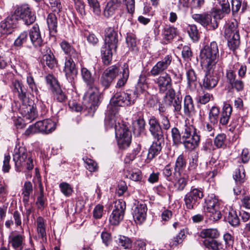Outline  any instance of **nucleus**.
I'll use <instances>...</instances> for the list:
<instances>
[{
	"mask_svg": "<svg viewBox=\"0 0 250 250\" xmlns=\"http://www.w3.org/2000/svg\"><path fill=\"white\" fill-rule=\"evenodd\" d=\"M13 160L17 167H25L28 170L33 168V160L31 154L28 152L24 146L16 145L13 151Z\"/></svg>",
	"mask_w": 250,
	"mask_h": 250,
	"instance_id": "nucleus-4",
	"label": "nucleus"
},
{
	"mask_svg": "<svg viewBox=\"0 0 250 250\" xmlns=\"http://www.w3.org/2000/svg\"><path fill=\"white\" fill-rule=\"evenodd\" d=\"M54 98L59 102H63L66 100V96L61 89L59 85H55L54 89L52 90Z\"/></svg>",
	"mask_w": 250,
	"mask_h": 250,
	"instance_id": "nucleus-48",
	"label": "nucleus"
},
{
	"mask_svg": "<svg viewBox=\"0 0 250 250\" xmlns=\"http://www.w3.org/2000/svg\"><path fill=\"white\" fill-rule=\"evenodd\" d=\"M33 191L32 184L30 182H26L22 188V194L23 196V201L28 202L29 196Z\"/></svg>",
	"mask_w": 250,
	"mask_h": 250,
	"instance_id": "nucleus-51",
	"label": "nucleus"
},
{
	"mask_svg": "<svg viewBox=\"0 0 250 250\" xmlns=\"http://www.w3.org/2000/svg\"><path fill=\"white\" fill-rule=\"evenodd\" d=\"M82 79L86 85H91L95 83V78L92 75L91 71L87 68L82 67L81 70Z\"/></svg>",
	"mask_w": 250,
	"mask_h": 250,
	"instance_id": "nucleus-38",
	"label": "nucleus"
},
{
	"mask_svg": "<svg viewBox=\"0 0 250 250\" xmlns=\"http://www.w3.org/2000/svg\"><path fill=\"white\" fill-rule=\"evenodd\" d=\"M47 23L50 35L55 36L57 32L58 25L57 18L55 13H51L48 14L47 18Z\"/></svg>",
	"mask_w": 250,
	"mask_h": 250,
	"instance_id": "nucleus-31",
	"label": "nucleus"
},
{
	"mask_svg": "<svg viewBox=\"0 0 250 250\" xmlns=\"http://www.w3.org/2000/svg\"><path fill=\"white\" fill-rule=\"evenodd\" d=\"M119 121L118 120V117L117 114L114 115L110 114L106 117L105 120V125L108 128L114 127L115 129V132L117 130L119 129Z\"/></svg>",
	"mask_w": 250,
	"mask_h": 250,
	"instance_id": "nucleus-40",
	"label": "nucleus"
},
{
	"mask_svg": "<svg viewBox=\"0 0 250 250\" xmlns=\"http://www.w3.org/2000/svg\"><path fill=\"white\" fill-rule=\"evenodd\" d=\"M22 116L30 121L34 120L38 116L36 107L33 105L23 104L20 108Z\"/></svg>",
	"mask_w": 250,
	"mask_h": 250,
	"instance_id": "nucleus-27",
	"label": "nucleus"
},
{
	"mask_svg": "<svg viewBox=\"0 0 250 250\" xmlns=\"http://www.w3.org/2000/svg\"><path fill=\"white\" fill-rule=\"evenodd\" d=\"M186 237V234L184 230H181L178 234L174 237L169 242V247L174 248L179 244H181Z\"/></svg>",
	"mask_w": 250,
	"mask_h": 250,
	"instance_id": "nucleus-45",
	"label": "nucleus"
},
{
	"mask_svg": "<svg viewBox=\"0 0 250 250\" xmlns=\"http://www.w3.org/2000/svg\"><path fill=\"white\" fill-rule=\"evenodd\" d=\"M147 208L145 204H138L132 208V215L134 221L141 224L146 218Z\"/></svg>",
	"mask_w": 250,
	"mask_h": 250,
	"instance_id": "nucleus-19",
	"label": "nucleus"
},
{
	"mask_svg": "<svg viewBox=\"0 0 250 250\" xmlns=\"http://www.w3.org/2000/svg\"><path fill=\"white\" fill-rule=\"evenodd\" d=\"M200 136L193 134V136L188 137L182 140L184 147L188 150H192L197 147L200 142Z\"/></svg>",
	"mask_w": 250,
	"mask_h": 250,
	"instance_id": "nucleus-28",
	"label": "nucleus"
},
{
	"mask_svg": "<svg viewBox=\"0 0 250 250\" xmlns=\"http://www.w3.org/2000/svg\"><path fill=\"white\" fill-rule=\"evenodd\" d=\"M223 16L214 13L213 18L208 14H194L192 18L197 22L209 29H215L218 27L217 20L222 19Z\"/></svg>",
	"mask_w": 250,
	"mask_h": 250,
	"instance_id": "nucleus-9",
	"label": "nucleus"
},
{
	"mask_svg": "<svg viewBox=\"0 0 250 250\" xmlns=\"http://www.w3.org/2000/svg\"><path fill=\"white\" fill-rule=\"evenodd\" d=\"M200 57L203 68L211 69L215 67L219 57L218 46L215 42L206 45L201 51Z\"/></svg>",
	"mask_w": 250,
	"mask_h": 250,
	"instance_id": "nucleus-3",
	"label": "nucleus"
},
{
	"mask_svg": "<svg viewBox=\"0 0 250 250\" xmlns=\"http://www.w3.org/2000/svg\"><path fill=\"white\" fill-rule=\"evenodd\" d=\"M227 219L229 224L232 226H238L240 224V219L236 211L233 209L229 210Z\"/></svg>",
	"mask_w": 250,
	"mask_h": 250,
	"instance_id": "nucleus-47",
	"label": "nucleus"
},
{
	"mask_svg": "<svg viewBox=\"0 0 250 250\" xmlns=\"http://www.w3.org/2000/svg\"><path fill=\"white\" fill-rule=\"evenodd\" d=\"M204 197L203 189L192 187L190 191L184 197V202L187 208L193 209L200 203Z\"/></svg>",
	"mask_w": 250,
	"mask_h": 250,
	"instance_id": "nucleus-8",
	"label": "nucleus"
},
{
	"mask_svg": "<svg viewBox=\"0 0 250 250\" xmlns=\"http://www.w3.org/2000/svg\"><path fill=\"white\" fill-rule=\"evenodd\" d=\"M37 232L39 237L42 238H46L45 220L41 216L36 220Z\"/></svg>",
	"mask_w": 250,
	"mask_h": 250,
	"instance_id": "nucleus-39",
	"label": "nucleus"
},
{
	"mask_svg": "<svg viewBox=\"0 0 250 250\" xmlns=\"http://www.w3.org/2000/svg\"><path fill=\"white\" fill-rule=\"evenodd\" d=\"M119 41L118 31L113 27H109L104 32V46L101 48L102 61L104 64L108 65L112 59V55L117 50Z\"/></svg>",
	"mask_w": 250,
	"mask_h": 250,
	"instance_id": "nucleus-2",
	"label": "nucleus"
},
{
	"mask_svg": "<svg viewBox=\"0 0 250 250\" xmlns=\"http://www.w3.org/2000/svg\"><path fill=\"white\" fill-rule=\"evenodd\" d=\"M178 31L177 28L170 25H166L162 31L161 36L163 43H167L170 42L178 35Z\"/></svg>",
	"mask_w": 250,
	"mask_h": 250,
	"instance_id": "nucleus-23",
	"label": "nucleus"
},
{
	"mask_svg": "<svg viewBox=\"0 0 250 250\" xmlns=\"http://www.w3.org/2000/svg\"><path fill=\"white\" fill-rule=\"evenodd\" d=\"M149 131L155 140H164L161 126L158 119L154 116L150 117L148 121Z\"/></svg>",
	"mask_w": 250,
	"mask_h": 250,
	"instance_id": "nucleus-17",
	"label": "nucleus"
},
{
	"mask_svg": "<svg viewBox=\"0 0 250 250\" xmlns=\"http://www.w3.org/2000/svg\"><path fill=\"white\" fill-rule=\"evenodd\" d=\"M119 68L116 65L106 68L103 72L100 80L102 85L105 88H108L113 80L119 75Z\"/></svg>",
	"mask_w": 250,
	"mask_h": 250,
	"instance_id": "nucleus-14",
	"label": "nucleus"
},
{
	"mask_svg": "<svg viewBox=\"0 0 250 250\" xmlns=\"http://www.w3.org/2000/svg\"><path fill=\"white\" fill-rule=\"evenodd\" d=\"M24 240V236L20 234L10 235L9 237V243L11 244L13 248L17 250L19 249L21 250Z\"/></svg>",
	"mask_w": 250,
	"mask_h": 250,
	"instance_id": "nucleus-34",
	"label": "nucleus"
},
{
	"mask_svg": "<svg viewBox=\"0 0 250 250\" xmlns=\"http://www.w3.org/2000/svg\"><path fill=\"white\" fill-rule=\"evenodd\" d=\"M184 112L188 117L192 116L195 112L193 100L190 95H186L184 100Z\"/></svg>",
	"mask_w": 250,
	"mask_h": 250,
	"instance_id": "nucleus-32",
	"label": "nucleus"
},
{
	"mask_svg": "<svg viewBox=\"0 0 250 250\" xmlns=\"http://www.w3.org/2000/svg\"><path fill=\"white\" fill-rule=\"evenodd\" d=\"M232 111V107L229 104L225 103L220 119V123L225 125L228 124Z\"/></svg>",
	"mask_w": 250,
	"mask_h": 250,
	"instance_id": "nucleus-33",
	"label": "nucleus"
},
{
	"mask_svg": "<svg viewBox=\"0 0 250 250\" xmlns=\"http://www.w3.org/2000/svg\"><path fill=\"white\" fill-rule=\"evenodd\" d=\"M172 57L170 55H166L162 60L158 61L151 68L150 74L155 77L161 74L154 80L160 94H165L168 102H170L174 95V89L172 88V81L170 75L167 73L162 74L170 65Z\"/></svg>",
	"mask_w": 250,
	"mask_h": 250,
	"instance_id": "nucleus-1",
	"label": "nucleus"
},
{
	"mask_svg": "<svg viewBox=\"0 0 250 250\" xmlns=\"http://www.w3.org/2000/svg\"><path fill=\"white\" fill-rule=\"evenodd\" d=\"M145 121L143 119H139L133 123L134 132L140 134L145 129Z\"/></svg>",
	"mask_w": 250,
	"mask_h": 250,
	"instance_id": "nucleus-59",
	"label": "nucleus"
},
{
	"mask_svg": "<svg viewBox=\"0 0 250 250\" xmlns=\"http://www.w3.org/2000/svg\"><path fill=\"white\" fill-rule=\"evenodd\" d=\"M163 142L164 140H156V141L153 142L148 150L146 159L147 163L150 162L160 153L162 148V145L163 144Z\"/></svg>",
	"mask_w": 250,
	"mask_h": 250,
	"instance_id": "nucleus-24",
	"label": "nucleus"
},
{
	"mask_svg": "<svg viewBox=\"0 0 250 250\" xmlns=\"http://www.w3.org/2000/svg\"><path fill=\"white\" fill-rule=\"evenodd\" d=\"M129 69L128 65L126 64L124 65L122 77L118 80L116 87L120 88L124 86L126 83L129 77Z\"/></svg>",
	"mask_w": 250,
	"mask_h": 250,
	"instance_id": "nucleus-42",
	"label": "nucleus"
},
{
	"mask_svg": "<svg viewBox=\"0 0 250 250\" xmlns=\"http://www.w3.org/2000/svg\"><path fill=\"white\" fill-rule=\"evenodd\" d=\"M136 97L135 93L122 92L116 93L111 101L114 106H124L133 104Z\"/></svg>",
	"mask_w": 250,
	"mask_h": 250,
	"instance_id": "nucleus-12",
	"label": "nucleus"
},
{
	"mask_svg": "<svg viewBox=\"0 0 250 250\" xmlns=\"http://www.w3.org/2000/svg\"><path fill=\"white\" fill-rule=\"evenodd\" d=\"M114 239L116 244L124 249H129L132 247V241L128 237L119 235L115 237Z\"/></svg>",
	"mask_w": 250,
	"mask_h": 250,
	"instance_id": "nucleus-36",
	"label": "nucleus"
},
{
	"mask_svg": "<svg viewBox=\"0 0 250 250\" xmlns=\"http://www.w3.org/2000/svg\"><path fill=\"white\" fill-rule=\"evenodd\" d=\"M88 87L84 96V99L88 103L87 107L90 109L95 108L100 103V92L99 88L95 83L91 85H87Z\"/></svg>",
	"mask_w": 250,
	"mask_h": 250,
	"instance_id": "nucleus-13",
	"label": "nucleus"
},
{
	"mask_svg": "<svg viewBox=\"0 0 250 250\" xmlns=\"http://www.w3.org/2000/svg\"><path fill=\"white\" fill-rule=\"evenodd\" d=\"M204 244L207 248L211 250H220L223 248L222 243L214 239L205 240Z\"/></svg>",
	"mask_w": 250,
	"mask_h": 250,
	"instance_id": "nucleus-49",
	"label": "nucleus"
},
{
	"mask_svg": "<svg viewBox=\"0 0 250 250\" xmlns=\"http://www.w3.org/2000/svg\"><path fill=\"white\" fill-rule=\"evenodd\" d=\"M83 160L85 164L86 168L90 172H94L98 170L99 167L95 161L87 157L83 158Z\"/></svg>",
	"mask_w": 250,
	"mask_h": 250,
	"instance_id": "nucleus-52",
	"label": "nucleus"
},
{
	"mask_svg": "<svg viewBox=\"0 0 250 250\" xmlns=\"http://www.w3.org/2000/svg\"><path fill=\"white\" fill-rule=\"evenodd\" d=\"M239 66V63L238 62H236L234 64H229L226 69V77L227 82L229 84H230L236 79L235 72L238 69Z\"/></svg>",
	"mask_w": 250,
	"mask_h": 250,
	"instance_id": "nucleus-35",
	"label": "nucleus"
},
{
	"mask_svg": "<svg viewBox=\"0 0 250 250\" xmlns=\"http://www.w3.org/2000/svg\"><path fill=\"white\" fill-rule=\"evenodd\" d=\"M187 163L184 156L183 154L180 155L177 158L175 165L174 171L173 172L174 176L178 175L183 174V172L186 168Z\"/></svg>",
	"mask_w": 250,
	"mask_h": 250,
	"instance_id": "nucleus-30",
	"label": "nucleus"
},
{
	"mask_svg": "<svg viewBox=\"0 0 250 250\" xmlns=\"http://www.w3.org/2000/svg\"><path fill=\"white\" fill-rule=\"evenodd\" d=\"M30 41L35 47H43L45 46L41 37L40 29L38 24H34L29 31Z\"/></svg>",
	"mask_w": 250,
	"mask_h": 250,
	"instance_id": "nucleus-21",
	"label": "nucleus"
},
{
	"mask_svg": "<svg viewBox=\"0 0 250 250\" xmlns=\"http://www.w3.org/2000/svg\"><path fill=\"white\" fill-rule=\"evenodd\" d=\"M61 46L64 53L68 55L67 57H71L75 60L81 59L80 54L71 45L65 41L62 42Z\"/></svg>",
	"mask_w": 250,
	"mask_h": 250,
	"instance_id": "nucleus-29",
	"label": "nucleus"
},
{
	"mask_svg": "<svg viewBox=\"0 0 250 250\" xmlns=\"http://www.w3.org/2000/svg\"><path fill=\"white\" fill-rule=\"evenodd\" d=\"M220 233L216 229H204L201 232L200 236L203 238H216L219 237Z\"/></svg>",
	"mask_w": 250,
	"mask_h": 250,
	"instance_id": "nucleus-43",
	"label": "nucleus"
},
{
	"mask_svg": "<svg viewBox=\"0 0 250 250\" xmlns=\"http://www.w3.org/2000/svg\"><path fill=\"white\" fill-rule=\"evenodd\" d=\"M204 68L206 73L203 80L202 86L206 89L211 90L216 86L219 78L216 75L212 74L215 67L212 68L210 70L207 68Z\"/></svg>",
	"mask_w": 250,
	"mask_h": 250,
	"instance_id": "nucleus-16",
	"label": "nucleus"
},
{
	"mask_svg": "<svg viewBox=\"0 0 250 250\" xmlns=\"http://www.w3.org/2000/svg\"><path fill=\"white\" fill-rule=\"evenodd\" d=\"M126 0H110L106 4L104 14L106 17H110L117 11L121 10Z\"/></svg>",
	"mask_w": 250,
	"mask_h": 250,
	"instance_id": "nucleus-18",
	"label": "nucleus"
},
{
	"mask_svg": "<svg viewBox=\"0 0 250 250\" xmlns=\"http://www.w3.org/2000/svg\"><path fill=\"white\" fill-rule=\"evenodd\" d=\"M146 78L145 75H141L139 77L136 89L141 91H145L147 87V85L146 82Z\"/></svg>",
	"mask_w": 250,
	"mask_h": 250,
	"instance_id": "nucleus-61",
	"label": "nucleus"
},
{
	"mask_svg": "<svg viewBox=\"0 0 250 250\" xmlns=\"http://www.w3.org/2000/svg\"><path fill=\"white\" fill-rule=\"evenodd\" d=\"M175 178V182L174 183V188L176 191L181 192L185 190L187 186L189 180L188 176L185 174L178 175L174 176Z\"/></svg>",
	"mask_w": 250,
	"mask_h": 250,
	"instance_id": "nucleus-26",
	"label": "nucleus"
},
{
	"mask_svg": "<svg viewBox=\"0 0 250 250\" xmlns=\"http://www.w3.org/2000/svg\"><path fill=\"white\" fill-rule=\"evenodd\" d=\"M28 34L27 32H21L14 42V45L16 47H21L26 42L28 39Z\"/></svg>",
	"mask_w": 250,
	"mask_h": 250,
	"instance_id": "nucleus-58",
	"label": "nucleus"
},
{
	"mask_svg": "<svg viewBox=\"0 0 250 250\" xmlns=\"http://www.w3.org/2000/svg\"><path fill=\"white\" fill-rule=\"evenodd\" d=\"M80 60V59H78L75 60L71 57H66L65 59L63 71L67 79L70 83H72L77 77L78 70L76 67V63Z\"/></svg>",
	"mask_w": 250,
	"mask_h": 250,
	"instance_id": "nucleus-15",
	"label": "nucleus"
},
{
	"mask_svg": "<svg viewBox=\"0 0 250 250\" xmlns=\"http://www.w3.org/2000/svg\"><path fill=\"white\" fill-rule=\"evenodd\" d=\"M205 203L209 219L213 222L219 220L222 215L219 210L220 203L217 197L213 194L208 195L205 199Z\"/></svg>",
	"mask_w": 250,
	"mask_h": 250,
	"instance_id": "nucleus-7",
	"label": "nucleus"
},
{
	"mask_svg": "<svg viewBox=\"0 0 250 250\" xmlns=\"http://www.w3.org/2000/svg\"><path fill=\"white\" fill-rule=\"evenodd\" d=\"M38 132L49 134L52 132L56 128V123L51 119H45L37 122L35 124Z\"/></svg>",
	"mask_w": 250,
	"mask_h": 250,
	"instance_id": "nucleus-20",
	"label": "nucleus"
},
{
	"mask_svg": "<svg viewBox=\"0 0 250 250\" xmlns=\"http://www.w3.org/2000/svg\"><path fill=\"white\" fill-rule=\"evenodd\" d=\"M12 88L14 93H17L21 100H23L26 97V90L19 81L14 80L12 82Z\"/></svg>",
	"mask_w": 250,
	"mask_h": 250,
	"instance_id": "nucleus-37",
	"label": "nucleus"
},
{
	"mask_svg": "<svg viewBox=\"0 0 250 250\" xmlns=\"http://www.w3.org/2000/svg\"><path fill=\"white\" fill-rule=\"evenodd\" d=\"M199 155L197 152H193L190 155L189 163V168L195 169L198 166Z\"/></svg>",
	"mask_w": 250,
	"mask_h": 250,
	"instance_id": "nucleus-62",
	"label": "nucleus"
},
{
	"mask_svg": "<svg viewBox=\"0 0 250 250\" xmlns=\"http://www.w3.org/2000/svg\"><path fill=\"white\" fill-rule=\"evenodd\" d=\"M187 31L192 40L197 41L199 40V33L196 25H189L187 27Z\"/></svg>",
	"mask_w": 250,
	"mask_h": 250,
	"instance_id": "nucleus-56",
	"label": "nucleus"
},
{
	"mask_svg": "<svg viewBox=\"0 0 250 250\" xmlns=\"http://www.w3.org/2000/svg\"><path fill=\"white\" fill-rule=\"evenodd\" d=\"M171 135L173 143L174 145H177L182 143V136L177 128L173 127L172 128Z\"/></svg>",
	"mask_w": 250,
	"mask_h": 250,
	"instance_id": "nucleus-57",
	"label": "nucleus"
},
{
	"mask_svg": "<svg viewBox=\"0 0 250 250\" xmlns=\"http://www.w3.org/2000/svg\"><path fill=\"white\" fill-rule=\"evenodd\" d=\"M59 187L61 192L64 195L67 197L70 196L73 191V188L71 186L66 182L61 183L59 185Z\"/></svg>",
	"mask_w": 250,
	"mask_h": 250,
	"instance_id": "nucleus-60",
	"label": "nucleus"
},
{
	"mask_svg": "<svg viewBox=\"0 0 250 250\" xmlns=\"http://www.w3.org/2000/svg\"><path fill=\"white\" fill-rule=\"evenodd\" d=\"M17 23L15 18L12 15L8 16L0 23V33L2 34H10L13 31Z\"/></svg>",
	"mask_w": 250,
	"mask_h": 250,
	"instance_id": "nucleus-22",
	"label": "nucleus"
},
{
	"mask_svg": "<svg viewBox=\"0 0 250 250\" xmlns=\"http://www.w3.org/2000/svg\"><path fill=\"white\" fill-rule=\"evenodd\" d=\"M225 36L228 40V45L230 49L234 51L239 47L240 37L238 22L235 20L229 22L227 25L225 30Z\"/></svg>",
	"mask_w": 250,
	"mask_h": 250,
	"instance_id": "nucleus-5",
	"label": "nucleus"
},
{
	"mask_svg": "<svg viewBox=\"0 0 250 250\" xmlns=\"http://www.w3.org/2000/svg\"><path fill=\"white\" fill-rule=\"evenodd\" d=\"M233 179L237 184H241L245 182L246 179L245 172L243 166H240L235 171Z\"/></svg>",
	"mask_w": 250,
	"mask_h": 250,
	"instance_id": "nucleus-46",
	"label": "nucleus"
},
{
	"mask_svg": "<svg viewBox=\"0 0 250 250\" xmlns=\"http://www.w3.org/2000/svg\"><path fill=\"white\" fill-rule=\"evenodd\" d=\"M126 209L125 202L122 199L115 201L114 208L109 217V222L112 225H118L123 220Z\"/></svg>",
	"mask_w": 250,
	"mask_h": 250,
	"instance_id": "nucleus-10",
	"label": "nucleus"
},
{
	"mask_svg": "<svg viewBox=\"0 0 250 250\" xmlns=\"http://www.w3.org/2000/svg\"><path fill=\"white\" fill-rule=\"evenodd\" d=\"M12 15L15 18L17 22L19 20H21L24 24L27 25L32 24L36 20L35 14L32 12L31 7L27 4L17 5Z\"/></svg>",
	"mask_w": 250,
	"mask_h": 250,
	"instance_id": "nucleus-6",
	"label": "nucleus"
},
{
	"mask_svg": "<svg viewBox=\"0 0 250 250\" xmlns=\"http://www.w3.org/2000/svg\"><path fill=\"white\" fill-rule=\"evenodd\" d=\"M48 6L53 13L59 14L62 10V7L60 0H48Z\"/></svg>",
	"mask_w": 250,
	"mask_h": 250,
	"instance_id": "nucleus-53",
	"label": "nucleus"
},
{
	"mask_svg": "<svg viewBox=\"0 0 250 250\" xmlns=\"http://www.w3.org/2000/svg\"><path fill=\"white\" fill-rule=\"evenodd\" d=\"M193 134H197L196 128L192 125H186L181 132L182 140L192 135L193 136Z\"/></svg>",
	"mask_w": 250,
	"mask_h": 250,
	"instance_id": "nucleus-50",
	"label": "nucleus"
},
{
	"mask_svg": "<svg viewBox=\"0 0 250 250\" xmlns=\"http://www.w3.org/2000/svg\"><path fill=\"white\" fill-rule=\"evenodd\" d=\"M26 82L31 90L33 92H35L36 95L37 96L39 94V91L33 77L31 75H28L26 78Z\"/></svg>",
	"mask_w": 250,
	"mask_h": 250,
	"instance_id": "nucleus-63",
	"label": "nucleus"
},
{
	"mask_svg": "<svg viewBox=\"0 0 250 250\" xmlns=\"http://www.w3.org/2000/svg\"><path fill=\"white\" fill-rule=\"evenodd\" d=\"M89 6L93 13L97 16L101 14V10L100 3L98 0H87Z\"/></svg>",
	"mask_w": 250,
	"mask_h": 250,
	"instance_id": "nucleus-55",
	"label": "nucleus"
},
{
	"mask_svg": "<svg viewBox=\"0 0 250 250\" xmlns=\"http://www.w3.org/2000/svg\"><path fill=\"white\" fill-rule=\"evenodd\" d=\"M220 110L217 106H212L209 112L208 119L209 122L213 125H216L218 123Z\"/></svg>",
	"mask_w": 250,
	"mask_h": 250,
	"instance_id": "nucleus-44",
	"label": "nucleus"
},
{
	"mask_svg": "<svg viewBox=\"0 0 250 250\" xmlns=\"http://www.w3.org/2000/svg\"><path fill=\"white\" fill-rule=\"evenodd\" d=\"M119 128L115 132L119 147L125 148L128 147L131 142V133L128 127L124 124H119Z\"/></svg>",
	"mask_w": 250,
	"mask_h": 250,
	"instance_id": "nucleus-11",
	"label": "nucleus"
},
{
	"mask_svg": "<svg viewBox=\"0 0 250 250\" xmlns=\"http://www.w3.org/2000/svg\"><path fill=\"white\" fill-rule=\"evenodd\" d=\"M186 76L188 81V85L189 87L195 85L197 81L196 74L192 69H190L186 72Z\"/></svg>",
	"mask_w": 250,
	"mask_h": 250,
	"instance_id": "nucleus-54",
	"label": "nucleus"
},
{
	"mask_svg": "<svg viewBox=\"0 0 250 250\" xmlns=\"http://www.w3.org/2000/svg\"><path fill=\"white\" fill-rule=\"evenodd\" d=\"M45 50L46 53L43 56L42 59L46 65L51 69L56 67L57 61L53 53L51 52L49 47L46 45L45 46V48H42L41 50L42 53H45Z\"/></svg>",
	"mask_w": 250,
	"mask_h": 250,
	"instance_id": "nucleus-25",
	"label": "nucleus"
},
{
	"mask_svg": "<svg viewBox=\"0 0 250 250\" xmlns=\"http://www.w3.org/2000/svg\"><path fill=\"white\" fill-rule=\"evenodd\" d=\"M226 136L224 133L218 134L214 139V145L218 147H222L225 145Z\"/></svg>",
	"mask_w": 250,
	"mask_h": 250,
	"instance_id": "nucleus-64",
	"label": "nucleus"
},
{
	"mask_svg": "<svg viewBox=\"0 0 250 250\" xmlns=\"http://www.w3.org/2000/svg\"><path fill=\"white\" fill-rule=\"evenodd\" d=\"M164 100L167 104L169 105H173L174 107V111L175 112H179L181 111L182 108L181 99H180V98L178 97L175 96V91L174 97L171 100H170V102L169 103L167 101L166 96H164Z\"/></svg>",
	"mask_w": 250,
	"mask_h": 250,
	"instance_id": "nucleus-41",
	"label": "nucleus"
}]
</instances>
